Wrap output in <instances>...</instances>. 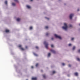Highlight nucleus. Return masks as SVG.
Instances as JSON below:
<instances>
[{"instance_id":"f8f14e48","label":"nucleus","mask_w":80,"mask_h":80,"mask_svg":"<svg viewBox=\"0 0 80 80\" xmlns=\"http://www.w3.org/2000/svg\"><path fill=\"white\" fill-rule=\"evenodd\" d=\"M42 76H43V78H46L45 75L44 74V75H43Z\"/></svg>"},{"instance_id":"ea45409f","label":"nucleus","mask_w":80,"mask_h":80,"mask_svg":"<svg viewBox=\"0 0 80 80\" xmlns=\"http://www.w3.org/2000/svg\"><path fill=\"white\" fill-rule=\"evenodd\" d=\"M41 71V72H43V71L42 70Z\"/></svg>"},{"instance_id":"a878e982","label":"nucleus","mask_w":80,"mask_h":80,"mask_svg":"<svg viewBox=\"0 0 80 80\" xmlns=\"http://www.w3.org/2000/svg\"><path fill=\"white\" fill-rule=\"evenodd\" d=\"M51 47H52V48H53V44H52L51 45Z\"/></svg>"},{"instance_id":"b1692460","label":"nucleus","mask_w":80,"mask_h":80,"mask_svg":"<svg viewBox=\"0 0 80 80\" xmlns=\"http://www.w3.org/2000/svg\"><path fill=\"white\" fill-rule=\"evenodd\" d=\"M45 28L46 29H47L48 28V26H46L45 27Z\"/></svg>"},{"instance_id":"6e6552de","label":"nucleus","mask_w":80,"mask_h":80,"mask_svg":"<svg viewBox=\"0 0 80 80\" xmlns=\"http://www.w3.org/2000/svg\"><path fill=\"white\" fill-rule=\"evenodd\" d=\"M5 32L6 33H8V32H10V31L6 29L5 30Z\"/></svg>"},{"instance_id":"58836bf2","label":"nucleus","mask_w":80,"mask_h":80,"mask_svg":"<svg viewBox=\"0 0 80 80\" xmlns=\"http://www.w3.org/2000/svg\"><path fill=\"white\" fill-rule=\"evenodd\" d=\"M79 26H80V24H79Z\"/></svg>"},{"instance_id":"a19ab883","label":"nucleus","mask_w":80,"mask_h":80,"mask_svg":"<svg viewBox=\"0 0 80 80\" xmlns=\"http://www.w3.org/2000/svg\"><path fill=\"white\" fill-rule=\"evenodd\" d=\"M26 80H28V79H26Z\"/></svg>"},{"instance_id":"1a4fd4ad","label":"nucleus","mask_w":80,"mask_h":80,"mask_svg":"<svg viewBox=\"0 0 80 80\" xmlns=\"http://www.w3.org/2000/svg\"><path fill=\"white\" fill-rule=\"evenodd\" d=\"M20 18H18L17 19V21L18 22H20Z\"/></svg>"},{"instance_id":"f03ea898","label":"nucleus","mask_w":80,"mask_h":80,"mask_svg":"<svg viewBox=\"0 0 80 80\" xmlns=\"http://www.w3.org/2000/svg\"><path fill=\"white\" fill-rule=\"evenodd\" d=\"M44 45H45V48H46L48 49V43L46 41H45L44 42Z\"/></svg>"},{"instance_id":"cd10ccee","label":"nucleus","mask_w":80,"mask_h":80,"mask_svg":"<svg viewBox=\"0 0 80 80\" xmlns=\"http://www.w3.org/2000/svg\"><path fill=\"white\" fill-rule=\"evenodd\" d=\"M69 27H72V25H70Z\"/></svg>"},{"instance_id":"9d476101","label":"nucleus","mask_w":80,"mask_h":80,"mask_svg":"<svg viewBox=\"0 0 80 80\" xmlns=\"http://www.w3.org/2000/svg\"><path fill=\"white\" fill-rule=\"evenodd\" d=\"M26 7H27V8H31L30 7V6H28V5H27L26 6Z\"/></svg>"},{"instance_id":"4be33fe9","label":"nucleus","mask_w":80,"mask_h":80,"mask_svg":"<svg viewBox=\"0 0 80 80\" xmlns=\"http://www.w3.org/2000/svg\"><path fill=\"white\" fill-rule=\"evenodd\" d=\"M77 60L78 61H80V58H77Z\"/></svg>"},{"instance_id":"6ab92c4d","label":"nucleus","mask_w":80,"mask_h":80,"mask_svg":"<svg viewBox=\"0 0 80 80\" xmlns=\"http://www.w3.org/2000/svg\"><path fill=\"white\" fill-rule=\"evenodd\" d=\"M14 2H18V0H14Z\"/></svg>"},{"instance_id":"4468645a","label":"nucleus","mask_w":80,"mask_h":80,"mask_svg":"<svg viewBox=\"0 0 80 80\" xmlns=\"http://www.w3.org/2000/svg\"><path fill=\"white\" fill-rule=\"evenodd\" d=\"M48 35H49V33H46V36H48Z\"/></svg>"},{"instance_id":"c9c22d12","label":"nucleus","mask_w":80,"mask_h":80,"mask_svg":"<svg viewBox=\"0 0 80 80\" xmlns=\"http://www.w3.org/2000/svg\"><path fill=\"white\" fill-rule=\"evenodd\" d=\"M28 48V47L27 46H26V48Z\"/></svg>"},{"instance_id":"ddd939ff","label":"nucleus","mask_w":80,"mask_h":80,"mask_svg":"<svg viewBox=\"0 0 80 80\" xmlns=\"http://www.w3.org/2000/svg\"><path fill=\"white\" fill-rule=\"evenodd\" d=\"M75 47L73 46V48H72V50H75Z\"/></svg>"},{"instance_id":"473e14b6","label":"nucleus","mask_w":80,"mask_h":80,"mask_svg":"<svg viewBox=\"0 0 80 80\" xmlns=\"http://www.w3.org/2000/svg\"><path fill=\"white\" fill-rule=\"evenodd\" d=\"M31 68H33V66H31Z\"/></svg>"},{"instance_id":"dca6fc26","label":"nucleus","mask_w":80,"mask_h":80,"mask_svg":"<svg viewBox=\"0 0 80 80\" xmlns=\"http://www.w3.org/2000/svg\"><path fill=\"white\" fill-rule=\"evenodd\" d=\"M5 3L6 4V5H7V1H6L5 2Z\"/></svg>"},{"instance_id":"5701e85b","label":"nucleus","mask_w":80,"mask_h":80,"mask_svg":"<svg viewBox=\"0 0 80 80\" xmlns=\"http://www.w3.org/2000/svg\"><path fill=\"white\" fill-rule=\"evenodd\" d=\"M29 28H30V30H32V27H30Z\"/></svg>"},{"instance_id":"412c9836","label":"nucleus","mask_w":80,"mask_h":80,"mask_svg":"<svg viewBox=\"0 0 80 80\" xmlns=\"http://www.w3.org/2000/svg\"><path fill=\"white\" fill-rule=\"evenodd\" d=\"M50 55H51L50 53H48V56L50 57Z\"/></svg>"},{"instance_id":"f3484780","label":"nucleus","mask_w":80,"mask_h":80,"mask_svg":"<svg viewBox=\"0 0 80 80\" xmlns=\"http://www.w3.org/2000/svg\"><path fill=\"white\" fill-rule=\"evenodd\" d=\"M38 65V63H37L36 65V67H37Z\"/></svg>"},{"instance_id":"bb28decb","label":"nucleus","mask_w":80,"mask_h":80,"mask_svg":"<svg viewBox=\"0 0 80 80\" xmlns=\"http://www.w3.org/2000/svg\"><path fill=\"white\" fill-rule=\"evenodd\" d=\"M62 65H63V66H64V65H65V63H62Z\"/></svg>"},{"instance_id":"39448f33","label":"nucleus","mask_w":80,"mask_h":80,"mask_svg":"<svg viewBox=\"0 0 80 80\" xmlns=\"http://www.w3.org/2000/svg\"><path fill=\"white\" fill-rule=\"evenodd\" d=\"M18 47H19L21 49V50H24V49L22 48V45H19Z\"/></svg>"},{"instance_id":"7c9ffc66","label":"nucleus","mask_w":80,"mask_h":80,"mask_svg":"<svg viewBox=\"0 0 80 80\" xmlns=\"http://www.w3.org/2000/svg\"><path fill=\"white\" fill-rule=\"evenodd\" d=\"M71 45H72V44H68V46H71Z\"/></svg>"},{"instance_id":"393cba45","label":"nucleus","mask_w":80,"mask_h":80,"mask_svg":"<svg viewBox=\"0 0 80 80\" xmlns=\"http://www.w3.org/2000/svg\"><path fill=\"white\" fill-rule=\"evenodd\" d=\"M36 49H38V47L37 46H36Z\"/></svg>"},{"instance_id":"4c0bfd02","label":"nucleus","mask_w":80,"mask_h":80,"mask_svg":"<svg viewBox=\"0 0 80 80\" xmlns=\"http://www.w3.org/2000/svg\"><path fill=\"white\" fill-rule=\"evenodd\" d=\"M79 10V9H78V11Z\"/></svg>"},{"instance_id":"f257e3e1","label":"nucleus","mask_w":80,"mask_h":80,"mask_svg":"<svg viewBox=\"0 0 80 80\" xmlns=\"http://www.w3.org/2000/svg\"><path fill=\"white\" fill-rule=\"evenodd\" d=\"M64 25L65 26H63L62 27V28L64 30H67V28H68V27L67 26V23H64Z\"/></svg>"},{"instance_id":"c85d7f7f","label":"nucleus","mask_w":80,"mask_h":80,"mask_svg":"<svg viewBox=\"0 0 80 80\" xmlns=\"http://www.w3.org/2000/svg\"><path fill=\"white\" fill-rule=\"evenodd\" d=\"M74 39V38H71V40H73V39Z\"/></svg>"},{"instance_id":"c756f323","label":"nucleus","mask_w":80,"mask_h":80,"mask_svg":"<svg viewBox=\"0 0 80 80\" xmlns=\"http://www.w3.org/2000/svg\"><path fill=\"white\" fill-rule=\"evenodd\" d=\"M78 53H80V49H79L78 50Z\"/></svg>"},{"instance_id":"2f4dec72","label":"nucleus","mask_w":80,"mask_h":80,"mask_svg":"<svg viewBox=\"0 0 80 80\" xmlns=\"http://www.w3.org/2000/svg\"><path fill=\"white\" fill-rule=\"evenodd\" d=\"M68 66H69V67H71V65L69 64Z\"/></svg>"},{"instance_id":"423d86ee","label":"nucleus","mask_w":80,"mask_h":80,"mask_svg":"<svg viewBox=\"0 0 80 80\" xmlns=\"http://www.w3.org/2000/svg\"><path fill=\"white\" fill-rule=\"evenodd\" d=\"M50 51H51V52L53 53H56L55 51L51 49L50 50Z\"/></svg>"},{"instance_id":"aec40b11","label":"nucleus","mask_w":80,"mask_h":80,"mask_svg":"<svg viewBox=\"0 0 80 80\" xmlns=\"http://www.w3.org/2000/svg\"><path fill=\"white\" fill-rule=\"evenodd\" d=\"M34 55H35V56H38V55L35 53H34Z\"/></svg>"},{"instance_id":"0eeeda50","label":"nucleus","mask_w":80,"mask_h":80,"mask_svg":"<svg viewBox=\"0 0 80 80\" xmlns=\"http://www.w3.org/2000/svg\"><path fill=\"white\" fill-rule=\"evenodd\" d=\"M32 80H37V78H32Z\"/></svg>"},{"instance_id":"a211bd4d","label":"nucleus","mask_w":80,"mask_h":80,"mask_svg":"<svg viewBox=\"0 0 80 80\" xmlns=\"http://www.w3.org/2000/svg\"><path fill=\"white\" fill-rule=\"evenodd\" d=\"M56 73V72L55 71H52V73L53 74H54V73Z\"/></svg>"},{"instance_id":"f704fd0d","label":"nucleus","mask_w":80,"mask_h":80,"mask_svg":"<svg viewBox=\"0 0 80 80\" xmlns=\"http://www.w3.org/2000/svg\"><path fill=\"white\" fill-rule=\"evenodd\" d=\"M51 40H53V38H51Z\"/></svg>"},{"instance_id":"2eb2a0df","label":"nucleus","mask_w":80,"mask_h":80,"mask_svg":"<svg viewBox=\"0 0 80 80\" xmlns=\"http://www.w3.org/2000/svg\"><path fill=\"white\" fill-rule=\"evenodd\" d=\"M12 5L13 6H15V4L14 3H12Z\"/></svg>"},{"instance_id":"72a5a7b5","label":"nucleus","mask_w":80,"mask_h":80,"mask_svg":"<svg viewBox=\"0 0 80 80\" xmlns=\"http://www.w3.org/2000/svg\"><path fill=\"white\" fill-rule=\"evenodd\" d=\"M47 18V19H48V20H49V18Z\"/></svg>"},{"instance_id":"7ed1b4c3","label":"nucleus","mask_w":80,"mask_h":80,"mask_svg":"<svg viewBox=\"0 0 80 80\" xmlns=\"http://www.w3.org/2000/svg\"><path fill=\"white\" fill-rule=\"evenodd\" d=\"M54 36L56 37V38H59V39H62V38L60 37V36H58L56 34H54Z\"/></svg>"},{"instance_id":"9b49d317","label":"nucleus","mask_w":80,"mask_h":80,"mask_svg":"<svg viewBox=\"0 0 80 80\" xmlns=\"http://www.w3.org/2000/svg\"><path fill=\"white\" fill-rule=\"evenodd\" d=\"M74 75L76 76H78V73L77 72H75L74 73Z\"/></svg>"},{"instance_id":"e433bc0d","label":"nucleus","mask_w":80,"mask_h":80,"mask_svg":"<svg viewBox=\"0 0 80 80\" xmlns=\"http://www.w3.org/2000/svg\"><path fill=\"white\" fill-rule=\"evenodd\" d=\"M31 2H32L33 1V0H30Z\"/></svg>"},{"instance_id":"20e7f679","label":"nucleus","mask_w":80,"mask_h":80,"mask_svg":"<svg viewBox=\"0 0 80 80\" xmlns=\"http://www.w3.org/2000/svg\"><path fill=\"white\" fill-rule=\"evenodd\" d=\"M73 15H74V14H70L69 16V18L70 19H72V17H73Z\"/></svg>"}]
</instances>
